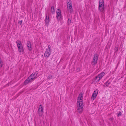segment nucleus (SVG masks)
<instances>
[{"mask_svg": "<svg viewBox=\"0 0 126 126\" xmlns=\"http://www.w3.org/2000/svg\"><path fill=\"white\" fill-rule=\"evenodd\" d=\"M52 78V76H51V75H49L47 77V79H51Z\"/></svg>", "mask_w": 126, "mask_h": 126, "instance_id": "b1692460", "label": "nucleus"}, {"mask_svg": "<svg viewBox=\"0 0 126 126\" xmlns=\"http://www.w3.org/2000/svg\"><path fill=\"white\" fill-rule=\"evenodd\" d=\"M122 115V113H121V112H119L118 113V115H117V116L118 117L119 116H121Z\"/></svg>", "mask_w": 126, "mask_h": 126, "instance_id": "5701e85b", "label": "nucleus"}, {"mask_svg": "<svg viewBox=\"0 0 126 126\" xmlns=\"http://www.w3.org/2000/svg\"><path fill=\"white\" fill-rule=\"evenodd\" d=\"M56 17L58 20H60L61 18L62 14L61 11L59 9H57L56 11Z\"/></svg>", "mask_w": 126, "mask_h": 126, "instance_id": "423d86ee", "label": "nucleus"}, {"mask_svg": "<svg viewBox=\"0 0 126 126\" xmlns=\"http://www.w3.org/2000/svg\"><path fill=\"white\" fill-rule=\"evenodd\" d=\"M105 73L103 72H101L100 73L98 74L96 76L95 79V80L96 82L99 81L105 75Z\"/></svg>", "mask_w": 126, "mask_h": 126, "instance_id": "f03ea898", "label": "nucleus"}, {"mask_svg": "<svg viewBox=\"0 0 126 126\" xmlns=\"http://www.w3.org/2000/svg\"><path fill=\"white\" fill-rule=\"evenodd\" d=\"M50 45L48 46V48L47 49L44 54V56L46 57H48L51 54L50 49Z\"/></svg>", "mask_w": 126, "mask_h": 126, "instance_id": "7ed1b4c3", "label": "nucleus"}, {"mask_svg": "<svg viewBox=\"0 0 126 126\" xmlns=\"http://www.w3.org/2000/svg\"><path fill=\"white\" fill-rule=\"evenodd\" d=\"M98 9L99 11L101 12L104 13L105 11V8L104 6L102 7H98Z\"/></svg>", "mask_w": 126, "mask_h": 126, "instance_id": "4468645a", "label": "nucleus"}, {"mask_svg": "<svg viewBox=\"0 0 126 126\" xmlns=\"http://www.w3.org/2000/svg\"><path fill=\"white\" fill-rule=\"evenodd\" d=\"M71 20L70 19H68V24L69 25L70 24V23H71Z\"/></svg>", "mask_w": 126, "mask_h": 126, "instance_id": "393cba45", "label": "nucleus"}, {"mask_svg": "<svg viewBox=\"0 0 126 126\" xmlns=\"http://www.w3.org/2000/svg\"><path fill=\"white\" fill-rule=\"evenodd\" d=\"M104 6V1L103 0H100L99 1V6L98 7H102Z\"/></svg>", "mask_w": 126, "mask_h": 126, "instance_id": "ddd939ff", "label": "nucleus"}, {"mask_svg": "<svg viewBox=\"0 0 126 126\" xmlns=\"http://www.w3.org/2000/svg\"><path fill=\"white\" fill-rule=\"evenodd\" d=\"M110 83V82L109 81H108L105 83L104 85H103V86L104 87L108 86Z\"/></svg>", "mask_w": 126, "mask_h": 126, "instance_id": "6ab92c4d", "label": "nucleus"}, {"mask_svg": "<svg viewBox=\"0 0 126 126\" xmlns=\"http://www.w3.org/2000/svg\"><path fill=\"white\" fill-rule=\"evenodd\" d=\"M118 50V47H115L114 48L115 52H117Z\"/></svg>", "mask_w": 126, "mask_h": 126, "instance_id": "4be33fe9", "label": "nucleus"}, {"mask_svg": "<svg viewBox=\"0 0 126 126\" xmlns=\"http://www.w3.org/2000/svg\"><path fill=\"white\" fill-rule=\"evenodd\" d=\"M67 8V10L69 13L71 14L73 12V9L72 6L68 8Z\"/></svg>", "mask_w": 126, "mask_h": 126, "instance_id": "dca6fc26", "label": "nucleus"}, {"mask_svg": "<svg viewBox=\"0 0 126 126\" xmlns=\"http://www.w3.org/2000/svg\"><path fill=\"white\" fill-rule=\"evenodd\" d=\"M67 8H68L69 7H70L72 6V1L71 0H68L67 1Z\"/></svg>", "mask_w": 126, "mask_h": 126, "instance_id": "9d476101", "label": "nucleus"}, {"mask_svg": "<svg viewBox=\"0 0 126 126\" xmlns=\"http://www.w3.org/2000/svg\"><path fill=\"white\" fill-rule=\"evenodd\" d=\"M98 92L97 91H94L91 97V99L93 100H94L96 98Z\"/></svg>", "mask_w": 126, "mask_h": 126, "instance_id": "6e6552de", "label": "nucleus"}, {"mask_svg": "<svg viewBox=\"0 0 126 126\" xmlns=\"http://www.w3.org/2000/svg\"><path fill=\"white\" fill-rule=\"evenodd\" d=\"M37 114L40 117H42L43 115V111H38Z\"/></svg>", "mask_w": 126, "mask_h": 126, "instance_id": "aec40b11", "label": "nucleus"}, {"mask_svg": "<svg viewBox=\"0 0 126 126\" xmlns=\"http://www.w3.org/2000/svg\"><path fill=\"white\" fill-rule=\"evenodd\" d=\"M32 81L29 78V77L24 82V84L25 85H26L28 83Z\"/></svg>", "mask_w": 126, "mask_h": 126, "instance_id": "9b49d317", "label": "nucleus"}, {"mask_svg": "<svg viewBox=\"0 0 126 126\" xmlns=\"http://www.w3.org/2000/svg\"><path fill=\"white\" fill-rule=\"evenodd\" d=\"M38 73V72L37 71H36L35 73H32L29 77V78L32 81H33L38 76L37 75Z\"/></svg>", "mask_w": 126, "mask_h": 126, "instance_id": "20e7f679", "label": "nucleus"}, {"mask_svg": "<svg viewBox=\"0 0 126 126\" xmlns=\"http://www.w3.org/2000/svg\"><path fill=\"white\" fill-rule=\"evenodd\" d=\"M45 25H46L47 27L49 24V17L48 16H47V15H46V18L45 20Z\"/></svg>", "mask_w": 126, "mask_h": 126, "instance_id": "1a4fd4ad", "label": "nucleus"}, {"mask_svg": "<svg viewBox=\"0 0 126 126\" xmlns=\"http://www.w3.org/2000/svg\"><path fill=\"white\" fill-rule=\"evenodd\" d=\"M51 11L52 14H54V13L55 10L53 6H52L51 8Z\"/></svg>", "mask_w": 126, "mask_h": 126, "instance_id": "412c9836", "label": "nucleus"}, {"mask_svg": "<svg viewBox=\"0 0 126 126\" xmlns=\"http://www.w3.org/2000/svg\"><path fill=\"white\" fill-rule=\"evenodd\" d=\"M18 50L19 52L23 53L24 49L23 48L22 46L17 47Z\"/></svg>", "mask_w": 126, "mask_h": 126, "instance_id": "2eb2a0df", "label": "nucleus"}, {"mask_svg": "<svg viewBox=\"0 0 126 126\" xmlns=\"http://www.w3.org/2000/svg\"><path fill=\"white\" fill-rule=\"evenodd\" d=\"M22 20H21L20 21H19L18 22V23L20 24V25H21L22 24Z\"/></svg>", "mask_w": 126, "mask_h": 126, "instance_id": "a878e982", "label": "nucleus"}, {"mask_svg": "<svg viewBox=\"0 0 126 126\" xmlns=\"http://www.w3.org/2000/svg\"><path fill=\"white\" fill-rule=\"evenodd\" d=\"M27 46L28 50L31 51L32 50V46L31 43L30 41H28L27 42Z\"/></svg>", "mask_w": 126, "mask_h": 126, "instance_id": "f8f14e48", "label": "nucleus"}, {"mask_svg": "<svg viewBox=\"0 0 126 126\" xmlns=\"http://www.w3.org/2000/svg\"><path fill=\"white\" fill-rule=\"evenodd\" d=\"M98 57L97 54H94V56L93 59L91 64L93 65H95L97 63Z\"/></svg>", "mask_w": 126, "mask_h": 126, "instance_id": "39448f33", "label": "nucleus"}, {"mask_svg": "<svg viewBox=\"0 0 126 126\" xmlns=\"http://www.w3.org/2000/svg\"><path fill=\"white\" fill-rule=\"evenodd\" d=\"M16 43L17 44V47L22 46V45L20 41L18 40L16 41Z\"/></svg>", "mask_w": 126, "mask_h": 126, "instance_id": "f3484780", "label": "nucleus"}, {"mask_svg": "<svg viewBox=\"0 0 126 126\" xmlns=\"http://www.w3.org/2000/svg\"><path fill=\"white\" fill-rule=\"evenodd\" d=\"M38 111H43V106L42 105H40L39 107Z\"/></svg>", "mask_w": 126, "mask_h": 126, "instance_id": "a211bd4d", "label": "nucleus"}, {"mask_svg": "<svg viewBox=\"0 0 126 126\" xmlns=\"http://www.w3.org/2000/svg\"><path fill=\"white\" fill-rule=\"evenodd\" d=\"M83 98V96L82 94L80 93L79 95L78 98L77 99V102L81 103V102H83L82 101Z\"/></svg>", "mask_w": 126, "mask_h": 126, "instance_id": "0eeeda50", "label": "nucleus"}, {"mask_svg": "<svg viewBox=\"0 0 126 126\" xmlns=\"http://www.w3.org/2000/svg\"><path fill=\"white\" fill-rule=\"evenodd\" d=\"M83 102H81V103L77 102V112L79 114L81 113L83 109Z\"/></svg>", "mask_w": 126, "mask_h": 126, "instance_id": "f257e3e1", "label": "nucleus"}]
</instances>
